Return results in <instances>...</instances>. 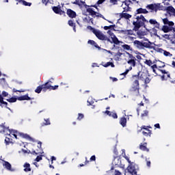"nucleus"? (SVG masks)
<instances>
[{"label": "nucleus", "instance_id": "nucleus-1", "mask_svg": "<svg viewBox=\"0 0 175 175\" xmlns=\"http://www.w3.org/2000/svg\"><path fill=\"white\" fill-rule=\"evenodd\" d=\"M136 21L133 22V25H134V31H139L142 27H144L147 29V25L148 24V21L146 19L143 14L136 15L135 16Z\"/></svg>", "mask_w": 175, "mask_h": 175}, {"label": "nucleus", "instance_id": "nucleus-2", "mask_svg": "<svg viewBox=\"0 0 175 175\" xmlns=\"http://www.w3.org/2000/svg\"><path fill=\"white\" fill-rule=\"evenodd\" d=\"M139 76H140V71L137 72V75L132 76V79L134 81H133L132 85L130 88V92H131V94H135L136 96H139V94H140V83H139Z\"/></svg>", "mask_w": 175, "mask_h": 175}, {"label": "nucleus", "instance_id": "nucleus-3", "mask_svg": "<svg viewBox=\"0 0 175 175\" xmlns=\"http://www.w3.org/2000/svg\"><path fill=\"white\" fill-rule=\"evenodd\" d=\"M124 159L129 162V165L126 167V170L128 173H129L131 175H137V171L139 170V165L135 163V162L131 161L129 159V157L126 156V154H124L123 156Z\"/></svg>", "mask_w": 175, "mask_h": 175}, {"label": "nucleus", "instance_id": "nucleus-4", "mask_svg": "<svg viewBox=\"0 0 175 175\" xmlns=\"http://www.w3.org/2000/svg\"><path fill=\"white\" fill-rule=\"evenodd\" d=\"M107 33H109V35H110L111 36V39L109 38L107 36L104 35L105 39H100V40H105L107 42H109V43L111 44H120V43H121V42L118 40V38H117V36H116L114 35V33L111 32L110 30H109L107 31Z\"/></svg>", "mask_w": 175, "mask_h": 175}, {"label": "nucleus", "instance_id": "nucleus-5", "mask_svg": "<svg viewBox=\"0 0 175 175\" xmlns=\"http://www.w3.org/2000/svg\"><path fill=\"white\" fill-rule=\"evenodd\" d=\"M87 28L88 29H90V31H92V32L95 34V36L97 38L99 39V40H100V39H105V34H103V33H102V31H100V30H98L92 27V26H88Z\"/></svg>", "mask_w": 175, "mask_h": 175}, {"label": "nucleus", "instance_id": "nucleus-6", "mask_svg": "<svg viewBox=\"0 0 175 175\" xmlns=\"http://www.w3.org/2000/svg\"><path fill=\"white\" fill-rule=\"evenodd\" d=\"M148 128H151L148 126H141V129L138 130V133L142 132V134L144 136L147 137H151V135H152V131L151 130L148 129Z\"/></svg>", "mask_w": 175, "mask_h": 175}, {"label": "nucleus", "instance_id": "nucleus-7", "mask_svg": "<svg viewBox=\"0 0 175 175\" xmlns=\"http://www.w3.org/2000/svg\"><path fill=\"white\" fill-rule=\"evenodd\" d=\"M154 48V42H151V41L148 40V39H145V42L142 41V50H144V49L151 50Z\"/></svg>", "mask_w": 175, "mask_h": 175}, {"label": "nucleus", "instance_id": "nucleus-8", "mask_svg": "<svg viewBox=\"0 0 175 175\" xmlns=\"http://www.w3.org/2000/svg\"><path fill=\"white\" fill-rule=\"evenodd\" d=\"M146 72H140L139 75V79L142 80V81H144V84H148L150 83V81H151V79H150V77H148Z\"/></svg>", "mask_w": 175, "mask_h": 175}, {"label": "nucleus", "instance_id": "nucleus-9", "mask_svg": "<svg viewBox=\"0 0 175 175\" xmlns=\"http://www.w3.org/2000/svg\"><path fill=\"white\" fill-rule=\"evenodd\" d=\"M52 10L53 12H54V13H55V14H59L60 16H66V12L61 9V5H59L57 6H53L52 8Z\"/></svg>", "mask_w": 175, "mask_h": 175}, {"label": "nucleus", "instance_id": "nucleus-10", "mask_svg": "<svg viewBox=\"0 0 175 175\" xmlns=\"http://www.w3.org/2000/svg\"><path fill=\"white\" fill-rule=\"evenodd\" d=\"M146 8H148L149 10H151V12H158V10H161V4H149L146 6Z\"/></svg>", "mask_w": 175, "mask_h": 175}, {"label": "nucleus", "instance_id": "nucleus-11", "mask_svg": "<svg viewBox=\"0 0 175 175\" xmlns=\"http://www.w3.org/2000/svg\"><path fill=\"white\" fill-rule=\"evenodd\" d=\"M42 91H43V92H46V91H47V87H46V83L44 84L38 86L35 90V92L36 94H40Z\"/></svg>", "mask_w": 175, "mask_h": 175}, {"label": "nucleus", "instance_id": "nucleus-12", "mask_svg": "<svg viewBox=\"0 0 175 175\" xmlns=\"http://www.w3.org/2000/svg\"><path fill=\"white\" fill-rule=\"evenodd\" d=\"M0 128H1V132H3V133H6V135H8L9 136H10V134L12 133V131L9 129V127H6V126H5V123L1 124L0 125Z\"/></svg>", "mask_w": 175, "mask_h": 175}, {"label": "nucleus", "instance_id": "nucleus-13", "mask_svg": "<svg viewBox=\"0 0 175 175\" xmlns=\"http://www.w3.org/2000/svg\"><path fill=\"white\" fill-rule=\"evenodd\" d=\"M66 14L68 16V17H70V18H76V17H77V14L76 12L73 11L70 8L67 9Z\"/></svg>", "mask_w": 175, "mask_h": 175}, {"label": "nucleus", "instance_id": "nucleus-14", "mask_svg": "<svg viewBox=\"0 0 175 175\" xmlns=\"http://www.w3.org/2000/svg\"><path fill=\"white\" fill-rule=\"evenodd\" d=\"M50 83H52L51 81H48L46 83V85L47 87L46 91L47 90H50V91H51V90H53V91H55V90H58V88L59 87L58 85H55V86H53L50 84Z\"/></svg>", "mask_w": 175, "mask_h": 175}, {"label": "nucleus", "instance_id": "nucleus-15", "mask_svg": "<svg viewBox=\"0 0 175 175\" xmlns=\"http://www.w3.org/2000/svg\"><path fill=\"white\" fill-rule=\"evenodd\" d=\"M133 45L138 49V50H143V41L136 40L133 42Z\"/></svg>", "mask_w": 175, "mask_h": 175}, {"label": "nucleus", "instance_id": "nucleus-16", "mask_svg": "<svg viewBox=\"0 0 175 175\" xmlns=\"http://www.w3.org/2000/svg\"><path fill=\"white\" fill-rule=\"evenodd\" d=\"M123 3L126 5V7L124 8L123 12H131V8L129 5L132 3V1H131V0H125Z\"/></svg>", "mask_w": 175, "mask_h": 175}, {"label": "nucleus", "instance_id": "nucleus-17", "mask_svg": "<svg viewBox=\"0 0 175 175\" xmlns=\"http://www.w3.org/2000/svg\"><path fill=\"white\" fill-rule=\"evenodd\" d=\"M139 150H141V151H146V152H150V149L147 148V142L141 143L139 144Z\"/></svg>", "mask_w": 175, "mask_h": 175}, {"label": "nucleus", "instance_id": "nucleus-18", "mask_svg": "<svg viewBox=\"0 0 175 175\" xmlns=\"http://www.w3.org/2000/svg\"><path fill=\"white\" fill-rule=\"evenodd\" d=\"M147 13H148V11L146 9L140 8L136 10L135 16H137V14H147Z\"/></svg>", "mask_w": 175, "mask_h": 175}, {"label": "nucleus", "instance_id": "nucleus-19", "mask_svg": "<svg viewBox=\"0 0 175 175\" xmlns=\"http://www.w3.org/2000/svg\"><path fill=\"white\" fill-rule=\"evenodd\" d=\"M18 100H32L33 98H31L28 96V94H25L23 96H21L17 98Z\"/></svg>", "mask_w": 175, "mask_h": 175}, {"label": "nucleus", "instance_id": "nucleus-20", "mask_svg": "<svg viewBox=\"0 0 175 175\" xmlns=\"http://www.w3.org/2000/svg\"><path fill=\"white\" fill-rule=\"evenodd\" d=\"M86 11L88 12V14H90V16H92V17H94V16H96V14H98V12H95L94 10V9L91 8V7H88L86 8Z\"/></svg>", "mask_w": 175, "mask_h": 175}, {"label": "nucleus", "instance_id": "nucleus-21", "mask_svg": "<svg viewBox=\"0 0 175 175\" xmlns=\"http://www.w3.org/2000/svg\"><path fill=\"white\" fill-rule=\"evenodd\" d=\"M120 18H125L126 20H129V18H132V15L128 14V13H124V11L122 13L120 14Z\"/></svg>", "mask_w": 175, "mask_h": 175}, {"label": "nucleus", "instance_id": "nucleus-22", "mask_svg": "<svg viewBox=\"0 0 175 175\" xmlns=\"http://www.w3.org/2000/svg\"><path fill=\"white\" fill-rule=\"evenodd\" d=\"M88 44H91L92 46H94L96 47V49H98V50H101L100 46H99V45H98L96 42H95L92 40H89L88 41Z\"/></svg>", "mask_w": 175, "mask_h": 175}, {"label": "nucleus", "instance_id": "nucleus-23", "mask_svg": "<svg viewBox=\"0 0 175 175\" xmlns=\"http://www.w3.org/2000/svg\"><path fill=\"white\" fill-rule=\"evenodd\" d=\"M162 31L165 33H167V32H170V31H173V27H168L167 25H163L162 27Z\"/></svg>", "mask_w": 175, "mask_h": 175}, {"label": "nucleus", "instance_id": "nucleus-24", "mask_svg": "<svg viewBox=\"0 0 175 175\" xmlns=\"http://www.w3.org/2000/svg\"><path fill=\"white\" fill-rule=\"evenodd\" d=\"M120 124L121 126H122L123 128H125V126H126V118L125 117L120 118Z\"/></svg>", "mask_w": 175, "mask_h": 175}, {"label": "nucleus", "instance_id": "nucleus-25", "mask_svg": "<svg viewBox=\"0 0 175 175\" xmlns=\"http://www.w3.org/2000/svg\"><path fill=\"white\" fill-rule=\"evenodd\" d=\"M23 167L24 168V172H31V164H29V163H25L23 165Z\"/></svg>", "mask_w": 175, "mask_h": 175}, {"label": "nucleus", "instance_id": "nucleus-26", "mask_svg": "<svg viewBox=\"0 0 175 175\" xmlns=\"http://www.w3.org/2000/svg\"><path fill=\"white\" fill-rule=\"evenodd\" d=\"M18 135L21 136V137H23V139H27L28 140H31L32 139V137H31V136H29L28 134L18 133Z\"/></svg>", "mask_w": 175, "mask_h": 175}, {"label": "nucleus", "instance_id": "nucleus-27", "mask_svg": "<svg viewBox=\"0 0 175 175\" xmlns=\"http://www.w3.org/2000/svg\"><path fill=\"white\" fill-rule=\"evenodd\" d=\"M3 166H4L5 169H7V170H12V164H10V163H9L8 161H4Z\"/></svg>", "mask_w": 175, "mask_h": 175}, {"label": "nucleus", "instance_id": "nucleus-28", "mask_svg": "<svg viewBox=\"0 0 175 175\" xmlns=\"http://www.w3.org/2000/svg\"><path fill=\"white\" fill-rule=\"evenodd\" d=\"M113 164L115 165V166H120V165H121V159L118 157L114 158Z\"/></svg>", "mask_w": 175, "mask_h": 175}, {"label": "nucleus", "instance_id": "nucleus-29", "mask_svg": "<svg viewBox=\"0 0 175 175\" xmlns=\"http://www.w3.org/2000/svg\"><path fill=\"white\" fill-rule=\"evenodd\" d=\"M166 10L167 13H172V14H174V16H175V9L174 8H173V6L167 7Z\"/></svg>", "mask_w": 175, "mask_h": 175}, {"label": "nucleus", "instance_id": "nucleus-30", "mask_svg": "<svg viewBox=\"0 0 175 175\" xmlns=\"http://www.w3.org/2000/svg\"><path fill=\"white\" fill-rule=\"evenodd\" d=\"M122 33H124V35H133V30L132 29L122 30Z\"/></svg>", "mask_w": 175, "mask_h": 175}, {"label": "nucleus", "instance_id": "nucleus-31", "mask_svg": "<svg viewBox=\"0 0 175 175\" xmlns=\"http://www.w3.org/2000/svg\"><path fill=\"white\" fill-rule=\"evenodd\" d=\"M68 25H70V27H72L73 30L75 31V32H76V23H73V21L69 20L68 21Z\"/></svg>", "mask_w": 175, "mask_h": 175}, {"label": "nucleus", "instance_id": "nucleus-32", "mask_svg": "<svg viewBox=\"0 0 175 175\" xmlns=\"http://www.w3.org/2000/svg\"><path fill=\"white\" fill-rule=\"evenodd\" d=\"M127 64H129V65H131V66H136V60H133V59H129L127 61Z\"/></svg>", "mask_w": 175, "mask_h": 175}, {"label": "nucleus", "instance_id": "nucleus-33", "mask_svg": "<svg viewBox=\"0 0 175 175\" xmlns=\"http://www.w3.org/2000/svg\"><path fill=\"white\" fill-rule=\"evenodd\" d=\"M104 68H108V66H111V68H114L116 66L113 62H108L103 65Z\"/></svg>", "mask_w": 175, "mask_h": 175}, {"label": "nucleus", "instance_id": "nucleus-34", "mask_svg": "<svg viewBox=\"0 0 175 175\" xmlns=\"http://www.w3.org/2000/svg\"><path fill=\"white\" fill-rule=\"evenodd\" d=\"M7 102H10V103H14V102H17V98L12 97L10 98L6 99Z\"/></svg>", "mask_w": 175, "mask_h": 175}, {"label": "nucleus", "instance_id": "nucleus-35", "mask_svg": "<svg viewBox=\"0 0 175 175\" xmlns=\"http://www.w3.org/2000/svg\"><path fill=\"white\" fill-rule=\"evenodd\" d=\"M151 69H158V68H159L160 69L162 68H165V64H163V66H157V64H153L150 66Z\"/></svg>", "mask_w": 175, "mask_h": 175}, {"label": "nucleus", "instance_id": "nucleus-36", "mask_svg": "<svg viewBox=\"0 0 175 175\" xmlns=\"http://www.w3.org/2000/svg\"><path fill=\"white\" fill-rule=\"evenodd\" d=\"M111 28H113V29H114V28H116V25H111L109 26L104 27L105 31H107V29H111Z\"/></svg>", "mask_w": 175, "mask_h": 175}, {"label": "nucleus", "instance_id": "nucleus-37", "mask_svg": "<svg viewBox=\"0 0 175 175\" xmlns=\"http://www.w3.org/2000/svg\"><path fill=\"white\" fill-rule=\"evenodd\" d=\"M158 70L161 72V73H163V75H167V77H170V74L169 73V72H166V70H161L159 68H158Z\"/></svg>", "mask_w": 175, "mask_h": 175}, {"label": "nucleus", "instance_id": "nucleus-38", "mask_svg": "<svg viewBox=\"0 0 175 175\" xmlns=\"http://www.w3.org/2000/svg\"><path fill=\"white\" fill-rule=\"evenodd\" d=\"M145 65H148V66H152V61L151 59H146L144 62Z\"/></svg>", "mask_w": 175, "mask_h": 175}, {"label": "nucleus", "instance_id": "nucleus-39", "mask_svg": "<svg viewBox=\"0 0 175 175\" xmlns=\"http://www.w3.org/2000/svg\"><path fill=\"white\" fill-rule=\"evenodd\" d=\"M169 79H170V82L172 84H175V74L172 75L171 77H170V75Z\"/></svg>", "mask_w": 175, "mask_h": 175}, {"label": "nucleus", "instance_id": "nucleus-40", "mask_svg": "<svg viewBox=\"0 0 175 175\" xmlns=\"http://www.w3.org/2000/svg\"><path fill=\"white\" fill-rule=\"evenodd\" d=\"M163 54L165 57H173V54L170 53V52L163 50Z\"/></svg>", "mask_w": 175, "mask_h": 175}, {"label": "nucleus", "instance_id": "nucleus-41", "mask_svg": "<svg viewBox=\"0 0 175 175\" xmlns=\"http://www.w3.org/2000/svg\"><path fill=\"white\" fill-rule=\"evenodd\" d=\"M74 5H77L79 8H82L81 0H75L73 3Z\"/></svg>", "mask_w": 175, "mask_h": 175}, {"label": "nucleus", "instance_id": "nucleus-42", "mask_svg": "<svg viewBox=\"0 0 175 175\" xmlns=\"http://www.w3.org/2000/svg\"><path fill=\"white\" fill-rule=\"evenodd\" d=\"M45 122L42 124V126H44V125H50L51 123L50 122V119H44Z\"/></svg>", "mask_w": 175, "mask_h": 175}, {"label": "nucleus", "instance_id": "nucleus-43", "mask_svg": "<svg viewBox=\"0 0 175 175\" xmlns=\"http://www.w3.org/2000/svg\"><path fill=\"white\" fill-rule=\"evenodd\" d=\"M122 49H124V50H131L132 51V49L131 48V46L128 45V44H124L122 46Z\"/></svg>", "mask_w": 175, "mask_h": 175}, {"label": "nucleus", "instance_id": "nucleus-44", "mask_svg": "<svg viewBox=\"0 0 175 175\" xmlns=\"http://www.w3.org/2000/svg\"><path fill=\"white\" fill-rule=\"evenodd\" d=\"M21 3H22L23 5H24V6H31L32 5L31 3H28L25 0H22V1H21Z\"/></svg>", "mask_w": 175, "mask_h": 175}, {"label": "nucleus", "instance_id": "nucleus-45", "mask_svg": "<svg viewBox=\"0 0 175 175\" xmlns=\"http://www.w3.org/2000/svg\"><path fill=\"white\" fill-rule=\"evenodd\" d=\"M148 111L145 110L144 111V113L141 114L142 118H144V117H148Z\"/></svg>", "mask_w": 175, "mask_h": 175}, {"label": "nucleus", "instance_id": "nucleus-46", "mask_svg": "<svg viewBox=\"0 0 175 175\" xmlns=\"http://www.w3.org/2000/svg\"><path fill=\"white\" fill-rule=\"evenodd\" d=\"M127 55L129 56V59H133V60H137L136 59V57L135 56H133V55L129 53H127Z\"/></svg>", "mask_w": 175, "mask_h": 175}, {"label": "nucleus", "instance_id": "nucleus-47", "mask_svg": "<svg viewBox=\"0 0 175 175\" xmlns=\"http://www.w3.org/2000/svg\"><path fill=\"white\" fill-rule=\"evenodd\" d=\"M42 159H43V155L41 154L40 156H37L35 161H36V162H40V161H42Z\"/></svg>", "mask_w": 175, "mask_h": 175}, {"label": "nucleus", "instance_id": "nucleus-48", "mask_svg": "<svg viewBox=\"0 0 175 175\" xmlns=\"http://www.w3.org/2000/svg\"><path fill=\"white\" fill-rule=\"evenodd\" d=\"M83 118H84V114L83 113L78 114L77 120H79V121H81V120H83Z\"/></svg>", "mask_w": 175, "mask_h": 175}, {"label": "nucleus", "instance_id": "nucleus-49", "mask_svg": "<svg viewBox=\"0 0 175 175\" xmlns=\"http://www.w3.org/2000/svg\"><path fill=\"white\" fill-rule=\"evenodd\" d=\"M5 143L6 146H9V144H10V138L6 137L5 139Z\"/></svg>", "mask_w": 175, "mask_h": 175}, {"label": "nucleus", "instance_id": "nucleus-50", "mask_svg": "<svg viewBox=\"0 0 175 175\" xmlns=\"http://www.w3.org/2000/svg\"><path fill=\"white\" fill-rule=\"evenodd\" d=\"M148 23H150V24H151L152 25H154V24H157V20L150 19Z\"/></svg>", "mask_w": 175, "mask_h": 175}, {"label": "nucleus", "instance_id": "nucleus-51", "mask_svg": "<svg viewBox=\"0 0 175 175\" xmlns=\"http://www.w3.org/2000/svg\"><path fill=\"white\" fill-rule=\"evenodd\" d=\"M12 92H25V90H17L16 88H14L12 90Z\"/></svg>", "mask_w": 175, "mask_h": 175}, {"label": "nucleus", "instance_id": "nucleus-52", "mask_svg": "<svg viewBox=\"0 0 175 175\" xmlns=\"http://www.w3.org/2000/svg\"><path fill=\"white\" fill-rule=\"evenodd\" d=\"M110 3L112 5H118V0H109Z\"/></svg>", "mask_w": 175, "mask_h": 175}, {"label": "nucleus", "instance_id": "nucleus-53", "mask_svg": "<svg viewBox=\"0 0 175 175\" xmlns=\"http://www.w3.org/2000/svg\"><path fill=\"white\" fill-rule=\"evenodd\" d=\"M111 117H113L115 119L118 118V116L117 115V113L111 112Z\"/></svg>", "mask_w": 175, "mask_h": 175}, {"label": "nucleus", "instance_id": "nucleus-54", "mask_svg": "<svg viewBox=\"0 0 175 175\" xmlns=\"http://www.w3.org/2000/svg\"><path fill=\"white\" fill-rule=\"evenodd\" d=\"M163 23L165 25H167V24H169V19H167V18H163Z\"/></svg>", "mask_w": 175, "mask_h": 175}, {"label": "nucleus", "instance_id": "nucleus-55", "mask_svg": "<svg viewBox=\"0 0 175 175\" xmlns=\"http://www.w3.org/2000/svg\"><path fill=\"white\" fill-rule=\"evenodd\" d=\"M81 5H82V6H84V8H86V9H87L88 8H90V5H86L85 1H81Z\"/></svg>", "mask_w": 175, "mask_h": 175}, {"label": "nucleus", "instance_id": "nucleus-56", "mask_svg": "<svg viewBox=\"0 0 175 175\" xmlns=\"http://www.w3.org/2000/svg\"><path fill=\"white\" fill-rule=\"evenodd\" d=\"M94 16H96V17H100V18H103L104 20H106L105 18V16H103V15H102V14H99L97 12V14H96V15H94Z\"/></svg>", "mask_w": 175, "mask_h": 175}, {"label": "nucleus", "instance_id": "nucleus-57", "mask_svg": "<svg viewBox=\"0 0 175 175\" xmlns=\"http://www.w3.org/2000/svg\"><path fill=\"white\" fill-rule=\"evenodd\" d=\"M2 105H4L5 107H8V102L4 101L3 100L0 103V106H2Z\"/></svg>", "mask_w": 175, "mask_h": 175}, {"label": "nucleus", "instance_id": "nucleus-58", "mask_svg": "<svg viewBox=\"0 0 175 175\" xmlns=\"http://www.w3.org/2000/svg\"><path fill=\"white\" fill-rule=\"evenodd\" d=\"M1 95H2V96H3V97H4V98H5V97H6V96H9V93H8V92L3 91V92H2V94H1Z\"/></svg>", "mask_w": 175, "mask_h": 175}, {"label": "nucleus", "instance_id": "nucleus-59", "mask_svg": "<svg viewBox=\"0 0 175 175\" xmlns=\"http://www.w3.org/2000/svg\"><path fill=\"white\" fill-rule=\"evenodd\" d=\"M90 162L96 161V157L95 155H93L90 159Z\"/></svg>", "mask_w": 175, "mask_h": 175}, {"label": "nucleus", "instance_id": "nucleus-60", "mask_svg": "<svg viewBox=\"0 0 175 175\" xmlns=\"http://www.w3.org/2000/svg\"><path fill=\"white\" fill-rule=\"evenodd\" d=\"M146 165L148 166V167H151V161H148L147 159H146Z\"/></svg>", "mask_w": 175, "mask_h": 175}, {"label": "nucleus", "instance_id": "nucleus-61", "mask_svg": "<svg viewBox=\"0 0 175 175\" xmlns=\"http://www.w3.org/2000/svg\"><path fill=\"white\" fill-rule=\"evenodd\" d=\"M154 27L157 28V29H161V25H159V23L157 21V23L154 24Z\"/></svg>", "mask_w": 175, "mask_h": 175}, {"label": "nucleus", "instance_id": "nucleus-62", "mask_svg": "<svg viewBox=\"0 0 175 175\" xmlns=\"http://www.w3.org/2000/svg\"><path fill=\"white\" fill-rule=\"evenodd\" d=\"M113 152L116 155L115 158H118V150H117V149H114Z\"/></svg>", "mask_w": 175, "mask_h": 175}, {"label": "nucleus", "instance_id": "nucleus-63", "mask_svg": "<svg viewBox=\"0 0 175 175\" xmlns=\"http://www.w3.org/2000/svg\"><path fill=\"white\" fill-rule=\"evenodd\" d=\"M167 79H169V77H166V75H163L161 76V80L163 81L165 80H167Z\"/></svg>", "mask_w": 175, "mask_h": 175}, {"label": "nucleus", "instance_id": "nucleus-64", "mask_svg": "<svg viewBox=\"0 0 175 175\" xmlns=\"http://www.w3.org/2000/svg\"><path fill=\"white\" fill-rule=\"evenodd\" d=\"M115 175H122L121 172L119 170H115Z\"/></svg>", "mask_w": 175, "mask_h": 175}]
</instances>
